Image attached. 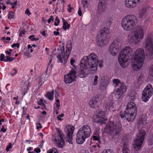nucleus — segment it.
Listing matches in <instances>:
<instances>
[{"label": "nucleus", "instance_id": "15", "mask_svg": "<svg viewBox=\"0 0 153 153\" xmlns=\"http://www.w3.org/2000/svg\"><path fill=\"white\" fill-rule=\"evenodd\" d=\"M94 121L97 123L101 124L103 123L106 119L105 118V113L104 111L98 110L95 113V115L94 116Z\"/></svg>", "mask_w": 153, "mask_h": 153}, {"label": "nucleus", "instance_id": "4", "mask_svg": "<svg viewBox=\"0 0 153 153\" xmlns=\"http://www.w3.org/2000/svg\"><path fill=\"white\" fill-rule=\"evenodd\" d=\"M133 51L129 46L125 47L120 52L118 60L121 66L123 68H126L128 65L129 57L131 56Z\"/></svg>", "mask_w": 153, "mask_h": 153}, {"label": "nucleus", "instance_id": "25", "mask_svg": "<svg viewBox=\"0 0 153 153\" xmlns=\"http://www.w3.org/2000/svg\"><path fill=\"white\" fill-rule=\"evenodd\" d=\"M113 82L116 86L119 87L118 88H121V90H122V89L125 88L126 86L122 82H121L118 79H114L113 80Z\"/></svg>", "mask_w": 153, "mask_h": 153}, {"label": "nucleus", "instance_id": "3", "mask_svg": "<svg viewBox=\"0 0 153 153\" xmlns=\"http://www.w3.org/2000/svg\"><path fill=\"white\" fill-rule=\"evenodd\" d=\"M106 133L111 135L112 138L115 140L119 137L121 130V126L119 123H115L114 121L108 122L105 127Z\"/></svg>", "mask_w": 153, "mask_h": 153}, {"label": "nucleus", "instance_id": "39", "mask_svg": "<svg viewBox=\"0 0 153 153\" xmlns=\"http://www.w3.org/2000/svg\"><path fill=\"white\" fill-rule=\"evenodd\" d=\"M92 140H93L98 141V142L99 143L100 142V139L99 138V137L97 136H96L95 135H94L91 138Z\"/></svg>", "mask_w": 153, "mask_h": 153}, {"label": "nucleus", "instance_id": "8", "mask_svg": "<svg viewBox=\"0 0 153 153\" xmlns=\"http://www.w3.org/2000/svg\"><path fill=\"white\" fill-rule=\"evenodd\" d=\"M146 134L144 130H140L139 131L135 138L134 143L133 144V149L134 152L141 149Z\"/></svg>", "mask_w": 153, "mask_h": 153}, {"label": "nucleus", "instance_id": "13", "mask_svg": "<svg viewBox=\"0 0 153 153\" xmlns=\"http://www.w3.org/2000/svg\"><path fill=\"white\" fill-rule=\"evenodd\" d=\"M75 71L72 69L68 74L64 75V81L66 84L71 83L75 81L76 78Z\"/></svg>", "mask_w": 153, "mask_h": 153}, {"label": "nucleus", "instance_id": "57", "mask_svg": "<svg viewBox=\"0 0 153 153\" xmlns=\"http://www.w3.org/2000/svg\"><path fill=\"white\" fill-rule=\"evenodd\" d=\"M35 36L34 35H30L29 37V39H30L32 41H33L34 40V39L35 38L34 37Z\"/></svg>", "mask_w": 153, "mask_h": 153}, {"label": "nucleus", "instance_id": "46", "mask_svg": "<svg viewBox=\"0 0 153 153\" xmlns=\"http://www.w3.org/2000/svg\"><path fill=\"white\" fill-rule=\"evenodd\" d=\"M17 71L16 69H14L12 70V72L10 73V74L13 76L16 74Z\"/></svg>", "mask_w": 153, "mask_h": 153}, {"label": "nucleus", "instance_id": "27", "mask_svg": "<svg viewBox=\"0 0 153 153\" xmlns=\"http://www.w3.org/2000/svg\"><path fill=\"white\" fill-rule=\"evenodd\" d=\"M62 19L63 22V29L65 30L68 29L70 27V25L68 24V23L66 22L63 18H62Z\"/></svg>", "mask_w": 153, "mask_h": 153}, {"label": "nucleus", "instance_id": "64", "mask_svg": "<svg viewBox=\"0 0 153 153\" xmlns=\"http://www.w3.org/2000/svg\"><path fill=\"white\" fill-rule=\"evenodd\" d=\"M53 34L56 36H57L58 35H59V33L58 31H54L53 32Z\"/></svg>", "mask_w": 153, "mask_h": 153}, {"label": "nucleus", "instance_id": "18", "mask_svg": "<svg viewBox=\"0 0 153 153\" xmlns=\"http://www.w3.org/2000/svg\"><path fill=\"white\" fill-rule=\"evenodd\" d=\"M142 1V0H126L125 4L126 7L132 8L135 7L137 4Z\"/></svg>", "mask_w": 153, "mask_h": 153}, {"label": "nucleus", "instance_id": "51", "mask_svg": "<svg viewBox=\"0 0 153 153\" xmlns=\"http://www.w3.org/2000/svg\"><path fill=\"white\" fill-rule=\"evenodd\" d=\"M17 4V1H15L13 3H10V5H12V8H14L15 6H16Z\"/></svg>", "mask_w": 153, "mask_h": 153}, {"label": "nucleus", "instance_id": "24", "mask_svg": "<svg viewBox=\"0 0 153 153\" xmlns=\"http://www.w3.org/2000/svg\"><path fill=\"white\" fill-rule=\"evenodd\" d=\"M83 67V69H79L78 72V76L80 78L86 77L88 76V74L86 70V69H87Z\"/></svg>", "mask_w": 153, "mask_h": 153}, {"label": "nucleus", "instance_id": "35", "mask_svg": "<svg viewBox=\"0 0 153 153\" xmlns=\"http://www.w3.org/2000/svg\"><path fill=\"white\" fill-rule=\"evenodd\" d=\"M5 62H11L13 60L14 58L13 57H11L8 56H5Z\"/></svg>", "mask_w": 153, "mask_h": 153}, {"label": "nucleus", "instance_id": "33", "mask_svg": "<svg viewBox=\"0 0 153 153\" xmlns=\"http://www.w3.org/2000/svg\"><path fill=\"white\" fill-rule=\"evenodd\" d=\"M22 88L24 91V93L27 92L28 89L27 85L26 83L24 84Z\"/></svg>", "mask_w": 153, "mask_h": 153}, {"label": "nucleus", "instance_id": "42", "mask_svg": "<svg viewBox=\"0 0 153 153\" xmlns=\"http://www.w3.org/2000/svg\"><path fill=\"white\" fill-rule=\"evenodd\" d=\"M142 77H140L137 79V82L139 84H140L142 83Z\"/></svg>", "mask_w": 153, "mask_h": 153}, {"label": "nucleus", "instance_id": "16", "mask_svg": "<svg viewBox=\"0 0 153 153\" xmlns=\"http://www.w3.org/2000/svg\"><path fill=\"white\" fill-rule=\"evenodd\" d=\"M137 114L130 112L127 111L121 112L120 116L122 118L125 117L128 121H132L134 119Z\"/></svg>", "mask_w": 153, "mask_h": 153}, {"label": "nucleus", "instance_id": "45", "mask_svg": "<svg viewBox=\"0 0 153 153\" xmlns=\"http://www.w3.org/2000/svg\"><path fill=\"white\" fill-rule=\"evenodd\" d=\"M12 148V145L11 143H9V145L7 146L6 148V151H8L9 150V149H11Z\"/></svg>", "mask_w": 153, "mask_h": 153}, {"label": "nucleus", "instance_id": "63", "mask_svg": "<svg viewBox=\"0 0 153 153\" xmlns=\"http://www.w3.org/2000/svg\"><path fill=\"white\" fill-rule=\"evenodd\" d=\"M2 127V128H1V131L3 132H5L6 131V130L4 129V126H3Z\"/></svg>", "mask_w": 153, "mask_h": 153}, {"label": "nucleus", "instance_id": "31", "mask_svg": "<svg viewBox=\"0 0 153 153\" xmlns=\"http://www.w3.org/2000/svg\"><path fill=\"white\" fill-rule=\"evenodd\" d=\"M98 77L97 75H95L94 76V81L92 84L94 86L97 85L98 83Z\"/></svg>", "mask_w": 153, "mask_h": 153}, {"label": "nucleus", "instance_id": "2", "mask_svg": "<svg viewBox=\"0 0 153 153\" xmlns=\"http://www.w3.org/2000/svg\"><path fill=\"white\" fill-rule=\"evenodd\" d=\"M145 54L142 48L137 49L131 58V64L133 70H139L142 67L144 62Z\"/></svg>", "mask_w": 153, "mask_h": 153}, {"label": "nucleus", "instance_id": "26", "mask_svg": "<svg viewBox=\"0 0 153 153\" xmlns=\"http://www.w3.org/2000/svg\"><path fill=\"white\" fill-rule=\"evenodd\" d=\"M54 94V91L53 90L51 92H48L45 95V96L50 100H52L53 99Z\"/></svg>", "mask_w": 153, "mask_h": 153}, {"label": "nucleus", "instance_id": "53", "mask_svg": "<svg viewBox=\"0 0 153 153\" xmlns=\"http://www.w3.org/2000/svg\"><path fill=\"white\" fill-rule=\"evenodd\" d=\"M59 109V107H56V106L54 108V111L55 112L56 114H58V111Z\"/></svg>", "mask_w": 153, "mask_h": 153}, {"label": "nucleus", "instance_id": "50", "mask_svg": "<svg viewBox=\"0 0 153 153\" xmlns=\"http://www.w3.org/2000/svg\"><path fill=\"white\" fill-rule=\"evenodd\" d=\"M56 102V106L58 107H59L60 106V102L59 100L57 99H55Z\"/></svg>", "mask_w": 153, "mask_h": 153}, {"label": "nucleus", "instance_id": "32", "mask_svg": "<svg viewBox=\"0 0 153 153\" xmlns=\"http://www.w3.org/2000/svg\"><path fill=\"white\" fill-rule=\"evenodd\" d=\"M131 100H134L136 97V94L135 92L133 91L131 92L130 95L129 96Z\"/></svg>", "mask_w": 153, "mask_h": 153}, {"label": "nucleus", "instance_id": "52", "mask_svg": "<svg viewBox=\"0 0 153 153\" xmlns=\"http://www.w3.org/2000/svg\"><path fill=\"white\" fill-rule=\"evenodd\" d=\"M75 62V61L73 59H72L70 60V63L71 65L73 66L74 67L75 66L74 63Z\"/></svg>", "mask_w": 153, "mask_h": 153}, {"label": "nucleus", "instance_id": "58", "mask_svg": "<svg viewBox=\"0 0 153 153\" xmlns=\"http://www.w3.org/2000/svg\"><path fill=\"white\" fill-rule=\"evenodd\" d=\"M25 13L27 14L28 16H29L30 14V12L29 10L27 9L25 11Z\"/></svg>", "mask_w": 153, "mask_h": 153}, {"label": "nucleus", "instance_id": "20", "mask_svg": "<svg viewBox=\"0 0 153 153\" xmlns=\"http://www.w3.org/2000/svg\"><path fill=\"white\" fill-rule=\"evenodd\" d=\"M107 0H100L98 3L97 9L100 13L105 11L106 9Z\"/></svg>", "mask_w": 153, "mask_h": 153}, {"label": "nucleus", "instance_id": "9", "mask_svg": "<svg viewBox=\"0 0 153 153\" xmlns=\"http://www.w3.org/2000/svg\"><path fill=\"white\" fill-rule=\"evenodd\" d=\"M109 30L108 28H104L101 30L98 36L97 43L100 47H102L106 43V40L110 37Z\"/></svg>", "mask_w": 153, "mask_h": 153}, {"label": "nucleus", "instance_id": "59", "mask_svg": "<svg viewBox=\"0 0 153 153\" xmlns=\"http://www.w3.org/2000/svg\"><path fill=\"white\" fill-rule=\"evenodd\" d=\"M34 151L38 153L40 152L41 151L40 149L39 148H35L34 149Z\"/></svg>", "mask_w": 153, "mask_h": 153}, {"label": "nucleus", "instance_id": "54", "mask_svg": "<svg viewBox=\"0 0 153 153\" xmlns=\"http://www.w3.org/2000/svg\"><path fill=\"white\" fill-rule=\"evenodd\" d=\"M82 2L83 7H85V5L87 3V0H82Z\"/></svg>", "mask_w": 153, "mask_h": 153}, {"label": "nucleus", "instance_id": "34", "mask_svg": "<svg viewBox=\"0 0 153 153\" xmlns=\"http://www.w3.org/2000/svg\"><path fill=\"white\" fill-rule=\"evenodd\" d=\"M14 13L12 11H10L9 12V13L8 14V18L10 20H11L12 19L14 18Z\"/></svg>", "mask_w": 153, "mask_h": 153}, {"label": "nucleus", "instance_id": "55", "mask_svg": "<svg viewBox=\"0 0 153 153\" xmlns=\"http://www.w3.org/2000/svg\"><path fill=\"white\" fill-rule=\"evenodd\" d=\"M36 128L37 129H39V128H42V126L41 123H36Z\"/></svg>", "mask_w": 153, "mask_h": 153}, {"label": "nucleus", "instance_id": "48", "mask_svg": "<svg viewBox=\"0 0 153 153\" xmlns=\"http://www.w3.org/2000/svg\"><path fill=\"white\" fill-rule=\"evenodd\" d=\"M54 21V19L53 18V16H50V17L48 19V23H50L51 21L53 22Z\"/></svg>", "mask_w": 153, "mask_h": 153}, {"label": "nucleus", "instance_id": "21", "mask_svg": "<svg viewBox=\"0 0 153 153\" xmlns=\"http://www.w3.org/2000/svg\"><path fill=\"white\" fill-rule=\"evenodd\" d=\"M64 51V49H63V51H62L61 48H58L57 49L56 52L55 54H56V56L58 60L61 63H62L63 62L62 58L61 57L62 56L63 59H64V57L65 55Z\"/></svg>", "mask_w": 153, "mask_h": 153}, {"label": "nucleus", "instance_id": "44", "mask_svg": "<svg viewBox=\"0 0 153 153\" xmlns=\"http://www.w3.org/2000/svg\"><path fill=\"white\" fill-rule=\"evenodd\" d=\"M102 153H114L111 150L108 149L106 151H103Z\"/></svg>", "mask_w": 153, "mask_h": 153}, {"label": "nucleus", "instance_id": "7", "mask_svg": "<svg viewBox=\"0 0 153 153\" xmlns=\"http://www.w3.org/2000/svg\"><path fill=\"white\" fill-rule=\"evenodd\" d=\"M91 133V129L88 126H83L79 129L77 133L76 142L79 144H82L85 141V138L90 136Z\"/></svg>", "mask_w": 153, "mask_h": 153}, {"label": "nucleus", "instance_id": "23", "mask_svg": "<svg viewBox=\"0 0 153 153\" xmlns=\"http://www.w3.org/2000/svg\"><path fill=\"white\" fill-rule=\"evenodd\" d=\"M126 90V87L125 89H122V90L121 89V88H118L116 89L114 91L116 98L117 99H119L122 96L124 91H125Z\"/></svg>", "mask_w": 153, "mask_h": 153}, {"label": "nucleus", "instance_id": "17", "mask_svg": "<svg viewBox=\"0 0 153 153\" xmlns=\"http://www.w3.org/2000/svg\"><path fill=\"white\" fill-rule=\"evenodd\" d=\"M100 103L99 97H94L90 100L89 104L91 108H96L98 107Z\"/></svg>", "mask_w": 153, "mask_h": 153}, {"label": "nucleus", "instance_id": "19", "mask_svg": "<svg viewBox=\"0 0 153 153\" xmlns=\"http://www.w3.org/2000/svg\"><path fill=\"white\" fill-rule=\"evenodd\" d=\"M126 111L130 112L137 113V110L136 106L135 104L132 102L128 103L127 105Z\"/></svg>", "mask_w": 153, "mask_h": 153}, {"label": "nucleus", "instance_id": "56", "mask_svg": "<svg viewBox=\"0 0 153 153\" xmlns=\"http://www.w3.org/2000/svg\"><path fill=\"white\" fill-rule=\"evenodd\" d=\"M78 13L79 14V15L80 16H81L82 15V11L81 10V7H79L78 8Z\"/></svg>", "mask_w": 153, "mask_h": 153}, {"label": "nucleus", "instance_id": "1", "mask_svg": "<svg viewBox=\"0 0 153 153\" xmlns=\"http://www.w3.org/2000/svg\"><path fill=\"white\" fill-rule=\"evenodd\" d=\"M80 63L84 68L89 69L92 71H95L97 69L98 63L97 56L95 53H91L88 56H84Z\"/></svg>", "mask_w": 153, "mask_h": 153}, {"label": "nucleus", "instance_id": "12", "mask_svg": "<svg viewBox=\"0 0 153 153\" xmlns=\"http://www.w3.org/2000/svg\"><path fill=\"white\" fill-rule=\"evenodd\" d=\"M121 43L117 40L114 41L110 45L109 51L111 54L113 56L116 55L121 48Z\"/></svg>", "mask_w": 153, "mask_h": 153}, {"label": "nucleus", "instance_id": "10", "mask_svg": "<svg viewBox=\"0 0 153 153\" xmlns=\"http://www.w3.org/2000/svg\"><path fill=\"white\" fill-rule=\"evenodd\" d=\"M145 46L147 50V56L149 59L153 58V39L149 36L146 39Z\"/></svg>", "mask_w": 153, "mask_h": 153}, {"label": "nucleus", "instance_id": "14", "mask_svg": "<svg viewBox=\"0 0 153 153\" xmlns=\"http://www.w3.org/2000/svg\"><path fill=\"white\" fill-rule=\"evenodd\" d=\"M56 130L58 134L55 139L56 144L58 147L62 148L65 145L64 134L62 131L59 129H57Z\"/></svg>", "mask_w": 153, "mask_h": 153}, {"label": "nucleus", "instance_id": "30", "mask_svg": "<svg viewBox=\"0 0 153 153\" xmlns=\"http://www.w3.org/2000/svg\"><path fill=\"white\" fill-rule=\"evenodd\" d=\"M128 144L126 143L123 144V153H128L129 150L127 147Z\"/></svg>", "mask_w": 153, "mask_h": 153}, {"label": "nucleus", "instance_id": "61", "mask_svg": "<svg viewBox=\"0 0 153 153\" xmlns=\"http://www.w3.org/2000/svg\"><path fill=\"white\" fill-rule=\"evenodd\" d=\"M99 64V66L101 68L102 66V60L100 61L99 62H98V63Z\"/></svg>", "mask_w": 153, "mask_h": 153}, {"label": "nucleus", "instance_id": "43", "mask_svg": "<svg viewBox=\"0 0 153 153\" xmlns=\"http://www.w3.org/2000/svg\"><path fill=\"white\" fill-rule=\"evenodd\" d=\"M0 60L1 61H4V62L5 61V57H4V55L2 54V53H1V54L0 55Z\"/></svg>", "mask_w": 153, "mask_h": 153}, {"label": "nucleus", "instance_id": "37", "mask_svg": "<svg viewBox=\"0 0 153 153\" xmlns=\"http://www.w3.org/2000/svg\"><path fill=\"white\" fill-rule=\"evenodd\" d=\"M73 135L71 136H67V137H66V140L67 141L70 143L72 144V139H73L72 138Z\"/></svg>", "mask_w": 153, "mask_h": 153}, {"label": "nucleus", "instance_id": "38", "mask_svg": "<svg viewBox=\"0 0 153 153\" xmlns=\"http://www.w3.org/2000/svg\"><path fill=\"white\" fill-rule=\"evenodd\" d=\"M149 77L151 78L153 77V64L151 66L149 71Z\"/></svg>", "mask_w": 153, "mask_h": 153}, {"label": "nucleus", "instance_id": "22", "mask_svg": "<svg viewBox=\"0 0 153 153\" xmlns=\"http://www.w3.org/2000/svg\"><path fill=\"white\" fill-rule=\"evenodd\" d=\"M74 129V127L73 126L70 125H67L65 127V130L67 136L73 135Z\"/></svg>", "mask_w": 153, "mask_h": 153}, {"label": "nucleus", "instance_id": "49", "mask_svg": "<svg viewBox=\"0 0 153 153\" xmlns=\"http://www.w3.org/2000/svg\"><path fill=\"white\" fill-rule=\"evenodd\" d=\"M71 49H70V48H66V54L68 55H69L71 53Z\"/></svg>", "mask_w": 153, "mask_h": 153}, {"label": "nucleus", "instance_id": "47", "mask_svg": "<svg viewBox=\"0 0 153 153\" xmlns=\"http://www.w3.org/2000/svg\"><path fill=\"white\" fill-rule=\"evenodd\" d=\"M11 46L12 48H13L15 47H16L17 48H18L19 46V43H14L12 44Z\"/></svg>", "mask_w": 153, "mask_h": 153}, {"label": "nucleus", "instance_id": "11", "mask_svg": "<svg viewBox=\"0 0 153 153\" xmlns=\"http://www.w3.org/2000/svg\"><path fill=\"white\" fill-rule=\"evenodd\" d=\"M153 92L152 85L150 84H148L142 92V99L143 101L147 102L152 96Z\"/></svg>", "mask_w": 153, "mask_h": 153}, {"label": "nucleus", "instance_id": "6", "mask_svg": "<svg viewBox=\"0 0 153 153\" xmlns=\"http://www.w3.org/2000/svg\"><path fill=\"white\" fill-rule=\"evenodd\" d=\"M143 36V30L142 27L137 25L132 33L128 34V39L130 42L136 44L141 40Z\"/></svg>", "mask_w": 153, "mask_h": 153}, {"label": "nucleus", "instance_id": "41", "mask_svg": "<svg viewBox=\"0 0 153 153\" xmlns=\"http://www.w3.org/2000/svg\"><path fill=\"white\" fill-rule=\"evenodd\" d=\"M40 102H38V104L40 105H42L44 106V108H46L45 105L44 103L43 102V100L42 99H40L39 100Z\"/></svg>", "mask_w": 153, "mask_h": 153}, {"label": "nucleus", "instance_id": "5", "mask_svg": "<svg viewBox=\"0 0 153 153\" xmlns=\"http://www.w3.org/2000/svg\"><path fill=\"white\" fill-rule=\"evenodd\" d=\"M137 23L136 16L134 15H129L124 17L121 21V26L126 31H130L134 28Z\"/></svg>", "mask_w": 153, "mask_h": 153}, {"label": "nucleus", "instance_id": "60", "mask_svg": "<svg viewBox=\"0 0 153 153\" xmlns=\"http://www.w3.org/2000/svg\"><path fill=\"white\" fill-rule=\"evenodd\" d=\"M19 31L20 33H22V34H25V31L24 29H22L21 30V29H20L19 30Z\"/></svg>", "mask_w": 153, "mask_h": 153}, {"label": "nucleus", "instance_id": "40", "mask_svg": "<svg viewBox=\"0 0 153 153\" xmlns=\"http://www.w3.org/2000/svg\"><path fill=\"white\" fill-rule=\"evenodd\" d=\"M108 108L109 109H112L113 108V103L112 101H110V104H108L107 105Z\"/></svg>", "mask_w": 153, "mask_h": 153}, {"label": "nucleus", "instance_id": "62", "mask_svg": "<svg viewBox=\"0 0 153 153\" xmlns=\"http://www.w3.org/2000/svg\"><path fill=\"white\" fill-rule=\"evenodd\" d=\"M55 97L56 99H57L59 97V93L57 92L55 93Z\"/></svg>", "mask_w": 153, "mask_h": 153}, {"label": "nucleus", "instance_id": "28", "mask_svg": "<svg viewBox=\"0 0 153 153\" xmlns=\"http://www.w3.org/2000/svg\"><path fill=\"white\" fill-rule=\"evenodd\" d=\"M146 11V9L145 8H143L142 10L139 12V18H143L144 17V15Z\"/></svg>", "mask_w": 153, "mask_h": 153}, {"label": "nucleus", "instance_id": "29", "mask_svg": "<svg viewBox=\"0 0 153 153\" xmlns=\"http://www.w3.org/2000/svg\"><path fill=\"white\" fill-rule=\"evenodd\" d=\"M108 82H104L101 83L100 87L101 89L104 90L105 89L108 85Z\"/></svg>", "mask_w": 153, "mask_h": 153}, {"label": "nucleus", "instance_id": "36", "mask_svg": "<svg viewBox=\"0 0 153 153\" xmlns=\"http://www.w3.org/2000/svg\"><path fill=\"white\" fill-rule=\"evenodd\" d=\"M47 153H58L56 149L55 148H53L49 149L47 152Z\"/></svg>", "mask_w": 153, "mask_h": 153}]
</instances>
